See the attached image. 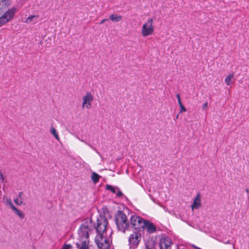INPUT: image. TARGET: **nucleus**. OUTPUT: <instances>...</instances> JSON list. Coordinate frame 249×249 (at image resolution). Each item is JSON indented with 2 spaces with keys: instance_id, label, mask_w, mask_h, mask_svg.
<instances>
[{
  "instance_id": "nucleus-15",
  "label": "nucleus",
  "mask_w": 249,
  "mask_h": 249,
  "mask_svg": "<svg viewBox=\"0 0 249 249\" xmlns=\"http://www.w3.org/2000/svg\"><path fill=\"white\" fill-rule=\"evenodd\" d=\"M100 176L95 172H93L91 175V179L94 183L98 182Z\"/></svg>"
},
{
  "instance_id": "nucleus-35",
  "label": "nucleus",
  "mask_w": 249,
  "mask_h": 249,
  "mask_svg": "<svg viewBox=\"0 0 249 249\" xmlns=\"http://www.w3.org/2000/svg\"><path fill=\"white\" fill-rule=\"evenodd\" d=\"M0 1H2V0H0Z\"/></svg>"
},
{
  "instance_id": "nucleus-4",
  "label": "nucleus",
  "mask_w": 249,
  "mask_h": 249,
  "mask_svg": "<svg viewBox=\"0 0 249 249\" xmlns=\"http://www.w3.org/2000/svg\"><path fill=\"white\" fill-rule=\"evenodd\" d=\"M145 222L146 220L137 215H132L130 218V225L138 232H141L144 229Z\"/></svg>"
},
{
  "instance_id": "nucleus-19",
  "label": "nucleus",
  "mask_w": 249,
  "mask_h": 249,
  "mask_svg": "<svg viewBox=\"0 0 249 249\" xmlns=\"http://www.w3.org/2000/svg\"><path fill=\"white\" fill-rule=\"evenodd\" d=\"M7 204L8 205L11 209H12L13 210L16 208V207L13 205V203L11 201L10 199L7 200L6 201Z\"/></svg>"
},
{
  "instance_id": "nucleus-23",
  "label": "nucleus",
  "mask_w": 249,
  "mask_h": 249,
  "mask_svg": "<svg viewBox=\"0 0 249 249\" xmlns=\"http://www.w3.org/2000/svg\"><path fill=\"white\" fill-rule=\"evenodd\" d=\"M180 113H182L183 112H185L186 111V108L184 107V106L183 105H180Z\"/></svg>"
},
{
  "instance_id": "nucleus-18",
  "label": "nucleus",
  "mask_w": 249,
  "mask_h": 249,
  "mask_svg": "<svg viewBox=\"0 0 249 249\" xmlns=\"http://www.w3.org/2000/svg\"><path fill=\"white\" fill-rule=\"evenodd\" d=\"M14 202L18 206L22 205L23 201L22 200L19 199V198H16L14 199Z\"/></svg>"
},
{
  "instance_id": "nucleus-10",
  "label": "nucleus",
  "mask_w": 249,
  "mask_h": 249,
  "mask_svg": "<svg viewBox=\"0 0 249 249\" xmlns=\"http://www.w3.org/2000/svg\"><path fill=\"white\" fill-rule=\"evenodd\" d=\"M144 229H145L149 233H153L156 231V228L154 224L146 220Z\"/></svg>"
},
{
  "instance_id": "nucleus-22",
  "label": "nucleus",
  "mask_w": 249,
  "mask_h": 249,
  "mask_svg": "<svg viewBox=\"0 0 249 249\" xmlns=\"http://www.w3.org/2000/svg\"><path fill=\"white\" fill-rule=\"evenodd\" d=\"M72 248V246L71 245H64L61 249H71Z\"/></svg>"
},
{
  "instance_id": "nucleus-33",
  "label": "nucleus",
  "mask_w": 249,
  "mask_h": 249,
  "mask_svg": "<svg viewBox=\"0 0 249 249\" xmlns=\"http://www.w3.org/2000/svg\"><path fill=\"white\" fill-rule=\"evenodd\" d=\"M246 192H247V193H249V189H247L246 190Z\"/></svg>"
},
{
  "instance_id": "nucleus-25",
  "label": "nucleus",
  "mask_w": 249,
  "mask_h": 249,
  "mask_svg": "<svg viewBox=\"0 0 249 249\" xmlns=\"http://www.w3.org/2000/svg\"><path fill=\"white\" fill-rule=\"evenodd\" d=\"M208 107V103L206 102L203 105V109H205Z\"/></svg>"
},
{
  "instance_id": "nucleus-30",
  "label": "nucleus",
  "mask_w": 249,
  "mask_h": 249,
  "mask_svg": "<svg viewBox=\"0 0 249 249\" xmlns=\"http://www.w3.org/2000/svg\"><path fill=\"white\" fill-rule=\"evenodd\" d=\"M178 102L179 106L182 105L181 101V99L178 100Z\"/></svg>"
},
{
  "instance_id": "nucleus-17",
  "label": "nucleus",
  "mask_w": 249,
  "mask_h": 249,
  "mask_svg": "<svg viewBox=\"0 0 249 249\" xmlns=\"http://www.w3.org/2000/svg\"><path fill=\"white\" fill-rule=\"evenodd\" d=\"M106 188L107 190L110 191L113 193L116 194V193H117V190L118 188L113 187L110 185H107L106 186Z\"/></svg>"
},
{
  "instance_id": "nucleus-34",
  "label": "nucleus",
  "mask_w": 249,
  "mask_h": 249,
  "mask_svg": "<svg viewBox=\"0 0 249 249\" xmlns=\"http://www.w3.org/2000/svg\"><path fill=\"white\" fill-rule=\"evenodd\" d=\"M178 115H177V116H176V118H177V119H178Z\"/></svg>"
},
{
  "instance_id": "nucleus-32",
  "label": "nucleus",
  "mask_w": 249,
  "mask_h": 249,
  "mask_svg": "<svg viewBox=\"0 0 249 249\" xmlns=\"http://www.w3.org/2000/svg\"><path fill=\"white\" fill-rule=\"evenodd\" d=\"M85 142L87 144H88L90 147H91V148H92V147L90 145V144H88L87 142Z\"/></svg>"
},
{
  "instance_id": "nucleus-14",
  "label": "nucleus",
  "mask_w": 249,
  "mask_h": 249,
  "mask_svg": "<svg viewBox=\"0 0 249 249\" xmlns=\"http://www.w3.org/2000/svg\"><path fill=\"white\" fill-rule=\"evenodd\" d=\"M50 132L57 141H59V136L54 127L51 126L50 128Z\"/></svg>"
},
{
  "instance_id": "nucleus-24",
  "label": "nucleus",
  "mask_w": 249,
  "mask_h": 249,
  "mask_svg": "<svg viewBox=\"0 0 249 249\" xmlns=\"http://www.w3.org/2000/svg\"><path fill=\"white\" fill-rule=\"evenodd\" d=\"M79 249H88V246L84 247L83 246H77Z\"/></svg>"
},
{
  "instance_id": "nucleus-5",
  "label": "nucleus",
  "mask_w": 249,
  "mask_h": 249,
  "mask_svg": "<svg viewBox=\"0 0 249 249\" xmlns=\"http://www.w3.org/2000/svg\"><path fill=\"white\" fill-rule=\"evenodd\" d=\"M154 20L149 18L142 27L141 34L142 36L145 37L153 34L155 30Z\"/></svg>"
},
{
  "instance_id": "nucleus-21",
  "label": "nucleus",
  "mask_w": 249,
  "mask_h": 249,
  "mask_svg": "<svg viewBox=\"0 0 249 249\" xmlns=\"http://www.w3.org/2000/svg\"><path fill=\"white\" fill-rule=\"evenodd\" d=\"M116 196L118 197H121L123 195V193L121 192V190L119 188H118V189L117 190V193H116Z\"/></svg>"
},
{
  "instance_id": "nucleus-16",
  "label": "nucleus",
  "mask_w": 249,
  "mask_h": 249,
  "mask_svg": "<svg viewBox=\"0 0 249 249\" xmlns=\"http://www.w3.org/2000/svg\"><path fill=\"white\" fill-rule=\"evenodd\" d=\"M13 211L21 218L23 219L24 217V214L23 213L18 209L17 208H15L13 210Z\"/></svg>"
},
{
  "instance_id": "nucleus-29",
  "label": "nucleus",
  "mask_w": 249,
  "mask_h": 249,
  "mask_svg": "<svg viewBox=\"0 0 249 249\" xmlns=\"http://www.w3.org/2000/svg\"><path fill=\"white\" fill-rule=\"evenodd\" d=\"M191 246H192V247H193L194 248H195V249H201V248H198V247H197L196 246H195V245H192Z\"/></svg>"
},
{
  "instance_id": "nucleus-20",
  "label": "nucleus",
  "mask_w": 249,
  "mask_h": 249,
  "mask_svg": "<svg viewBox=\"0 0 249 249\" xmlns=\"http://www.w3.org/2000/svg\"><path fill=\"white\" fill-rule=\"evenodd\" d=\"M0 181L2 183L6 182V179H5V177L1 172L0 173Z\"/></svg>"
},
{
  "instance_id": "nucleus-11",
  "label": "nucleus",
  "mask_w": 249,
  "mask_h": 249,
  "mask_svg": "<svg viewBox=\"0 0 249 249\" xmlns=\"http://www.w3.org/2000/svg\"><path fill=\"white\" fill-rule=\"evenodd\" d=\"M39 16L30 15L25 20V23L27 24L33 23L36 24L38 21Z\"/></svg>"
},
{
  "instance_id": "nucleus-13",
  "label": "nucleus",
  "mask_w": 249,
  "mask_h": 249,
  "mask_svg": "<svg viewBox=\"0 0 249 249\" xmlns=\"http://www.w3.org/2000/svg\"><path fill=\"white\" fill-rule=\"evenodd\" d=\"M109 19L112 21L119 22L122 19V16L120 15L111 14L109 16Z\"/></svg>"
},
{
  "instance_id": "nucleus-27",
  "label": "nucleus",
  "mask_w": 249,
  "mask_h": 249,
  "mask_svg": "<svg viewBox=\"0 0 249 249\" xmlns=\"http://www.w3.org/2000/svg\"><path fill=\"white\" fill-rule=\"evenodd\" d=\"M23 196V193L20 192L18 195V197L17 198H19V199L22 200V197Z\"/></svg>"
},
{
  "instance_id": "nucleus-28",
  "label": "nucleus",
  "mask_w": 249,
  "mask_h": 249,
  "mask_svg": "<svg viewBox=\"0 0 249 249\" xmlns=\"http://www.w3.org/2000/svg\"><path fill=\"white\" fill-rule=\"evenodd\" d=\"M107 20L108 19L107 18L103 19L101 21V22H100V24H103L105 22H106Z\"/></svg>"
},
{
  "instance_id": "nucleus-9",
  "label": "nucleus",
  "mask_w": 249,
  "mask_h": 249,
  "mask_svg": "<svg viewBox=\"0 0 249 249\" xmlns=\"http://www.w3.org/2000/svg\"><path fill=\"white\" fill-rule=\"evenodd\" d=\"M201 198L199 193L197 194V196L194 200L193 204L191 206L192 210L195 209H198L201 207Z\"/></svg>"
},
{
  "instance_id": "nucleus-8",
  "label": "nucleus",
  "mask_w": 249,
  "mask_h": 249,
  "mask_svg": "<svg viewBox=\"0 0 249 249\" xmlns=\"http://www.w3.org/2000/svg\"><path fill=\"white\" fill-rule=\"evenodd\" d=\"M172 245L171 239L168 236L161 237L159 243L160 249H171Z\"/></svg>"
},
{
  "instance_id": "nucleus-6",
  "label": "nucleus",
  "mask_w": 249,
  "mask_h": 249,
  "mask_svg": "<svg viewBox=\"0 0 249 249\" xmlns=\"http://www.w3.org/2000/svg\"><path fill=\"white\" fill-rule=\"evenodd\" d=\"M141 240L140 232L135 231L131 234L128 238L129 246L130 249H135Z\"/></svg>"
},
{
  "instance_id": "nucleus-31",
  "label": "nucleus",
  "mask_w": 249,
  "mask_h": 249,
  "mask_svg": "<svg viewBox=\"0 0 249 249\" xmlns=\"http://www.w3.org/2000/svg\"><path fill=\"white\" fill-rule=\"evenodd\" d=\"M176 97H177V99H178V100H179V99H180V95H179V94H177L176 95Z\"/></svg>"
},
{
  "instance_id": "nucleus-1",
  "label": "nucleus",
  "mask_w": 249,
  "mask_h": 249,
  "mask_svg": "<svg viewBox=\"0 0 249 249\" xmlns=\"http://www.w3.org/2000/svg\"><path fill=\"white\" fill-rule=\"evenodd\" d=\"M96 230L97 235L95 242L98 249H113L111 246V235L113 232L108 226V221L106 218L101 217L97 219Z\"/></svg>"
},
{
  "instance_id": "nucleus-12",
  "label": "nucleus",
  "mask_w": 249,
  "mask_h": 249,
  "mask_svg": "<svg viewBox=\"0 0 249 249\" xmlns=\"http://www.w3.org/2000/svg\"><path fill=\"white\" fill-rule=\"evenodd\" d=\"M233 82V74L232 73L229 74L225 78V82L228 86L232 84Z\"/></svg>"
},
{
  "instance_id": "nucleus-2",
  "label": "nucleus",
  "mask_w": 249,
  "mask_h": 249,
  "mask_svg": "<svg viewBox=\"0 0 249 249\" xmlns=\"http://www.w3.org/2000/svg\"><path fill=\"white\" fill-rule=\"evenodd\" d=\"M92 226L91 219H86L83 222L78 231L79 242L76 243L77 246H88L89 232L91 230Z\"/></svg>"
},
{
  "instance_id": "nucleus-26",
  "label": "nucleus",
  "mask_w": 249,
  "mask_h": 249,
  "mask_svg": "<svg viewBox=\"0 0 249 249\" xmlns=\"http://www.w3.org/2000/svg\"><path fill=\"white\" fill-rule=\"evenodd\" d=\"M146 247L147 249H153V247L152 245L150 246L148 245V244H146Z\"/></svg>"
},
{
  "instance_id": "nucleus-3",
  "label": "nucleus",
  "mask_w": 249,
  "mask_h": 249,
  "mask_svg": "<svg viewBox=\"0 0 249 249\" xmlns=\"http://www.w3.org/2000/svg\"><path fill=\"white\" fill-rule=\"evenodd\" d=\"M115 223L118 230L125 233L130 228L129 221L126 214L122 211H118L115 215Z\"/></svg>"
},
{
  "instance_id": "nucleus-7",
  "label": "nucleus",
  "mask_w": 249,
  "mask_h": 249,
  "mask_svg": "<svg viewBox=\"0 0 249 249\" xmlns=\"http://www.w3.org/2000/svg\"><path fill=\"white\" fill-rule=\"evenodd\" d=\"M93 100L94 96L91 92L89 91L86 92V94L82 97V108L90 109L91 107V104Z\"/></svg>"
}]
</instances>
